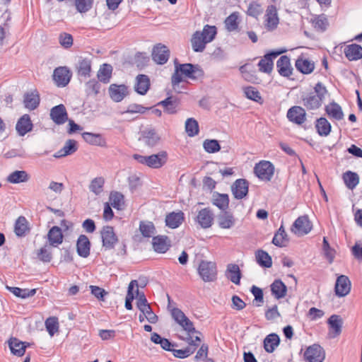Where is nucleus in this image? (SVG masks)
<instances>
[{
    "mask_svg": "<svg viewBox=\"0 0 362 362\" xmlns=\"http://www.w3.org/2000/svg\"><path fill=\"white\" fill-rule=\"evenodd\" d=\"M90 242L86 235H80L76 242V251L78 255L83 258L90 255Z\"/></svg>",
    "mask_w": 362,
    "mask_h": 362,
    "instance_id": "6ab92c4d",
    "label": "nucleus"
},
{
    "mask_svg": "<svg viewBox=\"0 0 362 362\" xmlns=\"http://www.w3.org/2000/svg\"><path fill=\"white\" fill-rule=\"evenodd\" d=\"M195 351V347L187 346L184 349H173L172 352L173 356L179 358H185L192 355Z\"/></svg>",
    "mask_w": 362,
    "mask_h": 362,
    "instance_id": "774afa93",
    "label": "nucleus"
},
{
    "mask_svg": "<svg viewBox=\"0 0 362 362\" xmlns=\"http://www.w3.org/2000/svg\"><path fill=\"white\" fill-rule=\"evenodd\" d=\"M6 288L13 293L16 296L21 298H26L28 297L33 296L37 291V289H28V288H21L18 287H11L6 286Z\"/></svg>",
    "mask_w": 362,
    "mask_h": 362,
    "instance_id": "37998d69",
    "label": "nucleus"
},
{
    "mask_svg": "<svg viewBox=\"0 0 362 362\" xmlns=\"http://www.w3.org/2000/svg\"><path fill=\"white\" fill-rule=\"evenodd\" d=\"M52 76L58 87H65L70 82L72 73L66 66H59L54 70Z\"/></svg>",
    "mask_w": 362,
    "mask_h": 362,
    "instance_id": "0eeeda50",
    "label": "nucleus"
},
{
    "mask_svg": "<svg viewBox=\"0 0 362 362\" xmlns=\"http://www.w3.org/2000/svg\"><path fill=\"white\" fill-rule=\"evenodd\" d=\"M198 273L204 281H214L217 276L216 265L213 262L202 260L199 263Z\"/></svg>",
    "mask_w": 362,
    "mask_h": 362,
    "instance_id": "7ed1b4c3",
    "label": "nucleus"
},
{
    "mask_svg": "<svg viewBox=\"0 0 362 362\" xmlns=\"http://www.w3.org/2000/svg\"><path fill=\"white\" fill-rule=\"evenodd\" d=\"M303 357L306 362H317V344L308 347Z\"/></svg>",
    "mask_w": 362,
    "mask_h": 362,
    "instance_id": "680f3d73",
    "label": "nucleus"
},
{
    "mask_svg": "<svg viewBox=\"0 0 362 362\" xmlns=\"http://www.w3.org/2000/svg\"><path fill=\"white\" fill-rule=\"evenodd\" d=\"M276 68L279 74L284 77H289L292 74L290 59L286 55L281 56L276 62Z\"/></svg>",
    "mask_w": 362,
    "mask_h": 362,
    "instance_id": "aec40b11",
    "label": "nucleus"
},
{
    "mask_svg": "<svg viewBox=\"0 0 362 362\" xmlns=\"http://www.w3.org/2000/svg\"><path fill=\"white\" fill-rule=\"evenodd\" d=\"M272 295L276 298L280 299L286 296L287 287L280 279H276L270 286Z\"/></svg>",
    "mask_w": 362,
    "mask_h": 362,
    "instance_id": "72a5a7b5",
    "label": "nucleus"
},
{
    "mask_svg": "<svg viewBox=\"0 0 362 362\" xmlns=\"http://www.w3.org/2000/svg\"><path fill=\"white\" fill-rule=\"evenodd\" d=\"M30 178V175L25 170H15L9 174L6 180L11 184L26 182Z\"/></svg>",
    "mask_w": 362,
    "mask_h": 362,
    "instance_id": "473e14b6",
    "label": "nucleus"
},
{
    "mask_svg": "<svg viewBox=\"0 0 362 362\" xmlns=\"http://www.w3.org/2000/svg\"><path fill=\"white\" fill-rule=\"evenodd\" d=\"M185 131L190 137L197 135L199 132L197 121L194 118H188L185 122Z\"/></svg>",
    "mask_w": 362,
    "mask_h": 362,
    "instance_id": "09e8293b",
    "label": "nucleus"
},
{
    "mask_svg": "<svg viewBox=\"0 0 362 362\" xmlns=\"http://www.w3.org/2000/svg\"><path fill=\"white\" fill-rule=\"evenodd\" d=\"M140 141L144 142L147 146L153 147L156 146L160 140L159 136L153 129H145L141 133Z\"/></svg>",
    "mask_w": 362,
    "mask_h": 362,
    "instance_id": "cd10ccee",
    "label": "nucleus"
},
{
    "mask_svg": "<svg viewBox=\"0 0 362 362\" xmlns=\"http://www.w3.org/2000/svg\"><path fill=\"white\" fill-rule=\"evenodd\" d=\"M37 257L43 262H50L52 259V252L47 248V245H45L37 250Z\"/></svg>",
    "mask_w": 362,
    "mask_h": 362,
    "instance_id": "338daca9",
    "label": "nucleus"
},
{
    "mask_svg": "<svg viewBox=\"0 0 362 362\" xmlns=\"http://www.w3.org/2000/svg\"><path fill=\"white\" fill-rule=\"evenodd\" d=\"M8 346L11 353L17 356H22L25 354L27 346L25 341H21L17 338L11 337L8 341Z\"/></svg>",
    "mask_w": 362,
    "mask_h": 362,
    "instance_id": "c756f323",
    "label": "nucleus"
},
{
    "mask_svg": "<svg viewBox=\"0 0 362 362\" xmlns=\"http://www.w3.org/2000/svg\"><path fill=\"white\" fill-rule=\"evenodd\" d=\"M166 235H157L153 238V247L154 250L159 253H165L170 246V241Z\"/></svg>",
    "mask_w": 362,
    "mask_h": 362,
    "instance_id": "a878e982",
    "label": "nucleus"
},
{
    "mask_svg": "<svg viewBox=\"0 0 362 362\" xmlns=\"http://www.w3.org/2000/svg\"><path fill=\"white\" fill-rule=\"evenodd\" d=\"M248 182L245 179H238L231 186V190L234 197L242 199L248 193Z\"/></svg>",
    "mask_w": 362,
    "mask_h": 362,
    "instance_id": "4468645a",
    "label": "nucleus"
},
{
    "mask_svg": "<svg viewBox=\"0 0 362 362\" xmlns=\"http://www.w3.org/2000/svg\"><path fill=\"white\" fill-rule=\"evenodd\" d=\"M274 172V167L269 161L262 160L256 164L254 173L258 178L265 181H270Z\"/></svg>",
    "mask_w": 362,
    "mask_h": 362,
    "instance_id": "20e7f679",
    "label": "nucleus"
},
{
    "mask_svg": "<svg viewBox=\"0 0 362 362\" xmlns=\"http://www.w3.org/2000/svg\"><path fill=\"white\" fill-rule=\"evenodd\" d=\"M196 221L202 228H209L213 224L214 214L209 208H204L198 212Z\"/></svg>",
    "mask_w": 362,
    "mask_h": 362,
    "instance_id": "2eb2a0df",
    "label": "nucleus"
},
{
    "mask_svg": "<svg viewBox=\"0 0 362 362\" xmlns=\"http://www.w3.org/2000/svg\"><path fill=\"white\" fill-rule=\"evenodd\" d=\"M203 148L209 153H214L221 150V146L216 139H205L203 142Z\"/></svg>",
    "mask_w": 362,
    "mask_h": 362,
    "instance_id": "864d4df0",
    "label": "nucleus"
},
{
    "mask_svg": "<svg viewBox=\"0 0 362 362\" xmlns=\"http://www.w3.org/2000/svg\"><path fill=\"white\" fill-rule=\"evenodd\" d=\"M25 107L30 110H35L40 104V96L37 90L24 95Z\"/></svg>",
    "mask_w": 362,
    "mask_h": 362,
    "instance_id": "f704fd0d",
    "label": "nucleus"
},
{
    "mask_svg": "<svg viewBox=\"0 0 362 362\" xmlns=\"http://www.w3.org/2000/svg\"><path fill=\"white\" fill-rule=\"evenodd\" d=\"M133 158L139 163L147 165L151 168H159L162 167L167 160V153L160 151L158 154H153L148 156L134 154Z\"/></svg>",
    "mask_w": 362,
    "mask_h": 362,
    "instance_id": "f03ea898",
    "label": "nucleus"
},
{
    "mask_svg": "<svg viewBox=\"0 0 362 362\" xmlns=\"http://www.w3.org/2000/svg\"><path fill=\"white\" fill-rule=\"evenodd\" d=\"M83 139L88 144L96 146H103L105 141L102 136L99 134H93L90 132H84L82 134Z\"/></svg>",
    "mask_w": 362,
    "mask_h": 362,
    "instance_id": "49530a36",
    "label": "nucleus"
},
{
    "mask_svg": "<svg viewBox=\"0 0 362 362\" xmlns=\"http://www.w3.org/2000/svg\"><path fill=\"white\" fill-rule=\"evenodd\" d=\"M86 92L88 95H97L101 88V84L96 79H91L86 83Z\"/></svg>",
    "mask_w": 362,
    "mask_h": 362,
    "instance_id": "603ef678",
    "label": "nucleus"
},
{
    "mask_svg": "<svg viewBox=\"0 0 362 362\" xmlns=\"http://www.w3.org/2000/svg\"><path fill=\"white\" fill-rule=\"evenodd\" d=\"M243 91L246 98L248 99L259 103H262V98L260 95V93L257 90L256 88L252 86L245 87L243 88Z\"/></svg>",
    "mask_w": 362,
    "mask_h": 362,
    "instance_id": "8fccbe9b",
    "label": "nucleus"
},
{
    "mask_svg": "<svg viewBox=\"0 0 362 362\" xmlns=\"http://www.w3.org/2000/svg\"><path fill=\"white\" fill-rule=\"evenodd\" d=\"M287 117L289 121L301 124L305 120V111L300 106H293L288 110Z\"/></svg>",
    "mask_w": 362,
    "mask_h": 362,
    "instance_id": "a211bd4d",
    "label": "nucleus"
},
{
    "mask_svg": "<svg viewBox=\"0 0 362 362\" xmlns=\"http://www.w3.org/2000/svg\"><path fill=\"white\" fill-rule=\"evenodd\" d=\"M331 131L330 123L324 117L318 119V134L327 136Z\"/></svg>",
    "mask_w": 362,
    "mask_h": 362,
    "instance_id": "052dcab7",
    "label": "nucleus"
},
{
    "mask_svg": "<svg viewBox=\"0 0 362 362\" xmlns=\"http://www.w3.org/2000/svg\"><path fill=\"white\" fill-rule=\"evenodd\" d=\"M284 51H271L266 54L258 63L259 70L261 72L270 74L274 67L273 60Z\"/></svg>",
    "mask_w": 362,
    "mask_h": 362,
    "instance_id": "6e6552de",
    "label": "nucleus"
},
{
    "mask_svg": "<svg viewBox=\"0 0 362 362\" xmlns=\"http://www.w3.org/2000/svg\"><path fill=\"white\" fill-rule=\"evenodd\" d=\"M127 87L125 85L111 84L109 88V94L112 100L122 101L127 95Z\"/></svg>",
    "mask_w": 362,
    "mask_h": 362,
    "instance_id": "412c9836",
    "label": "nucleus"
},
{
    "mask_svg": "<svg viewBox=\"0 0 362 362\" xmlns=\"http://www.w3.org/2000/svg\"><path fill=\"white\" fill-rule=\"evenodd\" d=\"M93 0H75L76 10L80 13L88 11L93 6Z\"/></svg>",
    "mask_w": 362,
    "mask_h": 362,
    "instance_id": "69168bd1",
    "label": "nucleus"
},
{
    "mask_svg": "<svg viewBox=\"0 0 362 362\" xmlns=\"http://www.w3.org/2000/svg\"><path fill=\"white\" fill-rule=\"evenodd\" d=\"M78 149L77 142L74 139H68L64 147L57 151L54 157L60 158L74 153Z\"/></svg>",
    "mask_w": 362,
    "mask_h": 362,
    "instance_id": "b1692460",
    "label": "nucleus"
},
{
    "mask_svg": "<svg viewBox=\"0 0 362 362\" xmlns=\"http://www.w3.org/2000/svg\"><path fill=\"white\" fill-rule=\"evenodd\" d=\"M344 182L349 189H354L358 183L359 177L358 175L352 172H346L343 176Z\"/></svg>",
    "mask_w": 362,
    "mask_h": 362,
    "instance_id": "6e6d98bb",
    "label": "nucleus"
},
{
    "mask_svg": "<svg viewBox=\"0 0 362 362\" xmlns=\"http://www.w3.org/2000/svg\"><path fill=\"white\" fill-rule=\"evenodd\" d=\"M14 231L17 236L23 237L30 231L28 222L25 217L19 216L15 223Z\"/></svg>",
    "mask_w": 362,
    "mask_h": 362,
    "instance_id": "58836bf2",
    "label": "nucleus"
},
{
    "mask_svg": "<svg viewBox=\"0 0 362 362\" xmlns=\"http://www.w3.org/2000/svg\"><path fill=\"white\" fill-rule=\"evenodd\" d=\"M184 221V213L181 211L179 212H171L165 217V224L170 228H178Z\"/></svg>",
    "mask_w": 362,
    "mask_h": 362,
    "instance_id": "c85d7f7f",
    "label": "nucleus"
},
{
    "mask_svg": "<svg viewBox=\"0 0 362 362\" xmlns=\"http://www.w3.org/2000/svg\"><path fill=\"white\" fill-rule=\"evenodd\" d=\"M201 34H202L203 37L207 42H210L214 39L216 35V28L215 26L206 25L204 27Z\"/></svg>",
    "mask_w": 362,
    "mask_h": 362,
    "instance_id": "e2e57ef3",
    "label": "nucleus"
},
{
    "mask_svg": "<svg viewBox=\"0 0 362 362\" xmlns=\"http://www.w3.org/2000/svg\"><path fill=\"white\" fill-rule=\"evenodd\" d=\"M124 195L120 192H111L110 195L111 205L116 209H122L124 205Z\"/></svg>",
    "mask_w": 362,
    "mask_h": 362,
    "instance_id": "5fc2aeb1",
    "label": "nucleus"
},
{
    "mask_svg": "<svg viewBox=\"0 0 362 362\" xmlns=\"http://www.w3.org/2000/svg\"><path fill=\"white\" fill-rule=\"evenodd\" d=\"M218 223L221 228L230 229L235 223V218L233 214L224 211L218 216Z\"/></svg>",
    "mask_w": 362,
    "mask_h": 362,
    "instance_id": "bb28decb",
    "label": "nucleus"
},
{
    "mask_svg": "<svg viewBox=\"0 0 362 362\" xmlns=\"http://www.w3.org/2000/svg\"><path fill=\"white\" fill-rule=\"evenodd\" d=\"M212 203L218 209L225 211L228 209L229 204L228 195L227 194L217 193L214 195Z\"/></svg>",
    "mask_w": 362,
    "mask_h": 362,
    "instance_id": "a18cd8bd",
    "label": "nucleus"
},
{
    "mask_svg": "<svg viewBox=\"0 0 362 362\" xmlns=\"http://www.w3.org/2000/svg\"><path fill=\"white\" fill-rule=\"evenodd\" d=\"M288 242V235L285 231V229L281 225L277 232L274 234L272 240V243L278 247H285Z\"/></svg>",
    "mask_w": 362,
    "mask_h": 362,
    "instance_id": "79ce46f5",
    "label": "nucleus"
},
{
    "mask_svg": "<svg viewBox=\"0 0 362 362\" xmlns=\"http://www.w3.org/2000/svg\"><path fill=\"white\" fill-rule=\"evenodd\" d=\"M175 71L173 74V83L182 82L183 79L182 75H184L190 79H198L204 76V71L198 64H192L186 63L180 64L177 60H175Z\"/></svg>",
    "mask_w": 362,
    "mask_h": 362,
    "instance_id": "f257e3e1",
    "label": "nucleus"
},
{
    "mask_svg": "<svg viewBox=\"0 0 362 362\" xmlns=\"http://www.w3.org/2000/svg\"><path fill=\"white\" fill-rule=\"evenodd\" d=\"M91 60L88 58H83L80 57L75 65L76 74L79 78L86 79L90 77L91 72Z\"/></svg>",
    "mask_w": 362,
    "mask_h": 362,
    "instance_id": "9b49d317",
    "label": "nucleus"
},
{
    "mask_svg": "<svg viewBox=\"0 0 362 362\" xmlns=\"http://www.w3.org/2000/svg\"><path fill=\"white\" fill-rule=\"evenodd\" d=\"M328 337L334 339L341 333L343 320L340 315H332L327 320Z\"/></svg>",
    "mask_w": 362,
    "mask_h": 362,
    "instance_id": "1a4fd4ad",
    "label": "nucleus"
},
{
    "mask_svg": "<svg viewBox=\"0 0 362 362\" xmlns=\"http://www.w3.org/2000/svg\"><path fill=\"white\" fill-rule=\"evenodd\" d=\"M100 235L103 247L106 250L113 249L119 240L113 227L110 226H103L100 231Z\"/></svg>",
    "mask_w": 362,
    "mask_h": 362,
    "instance_id": "39448f33",
    "label": "nucleus"
},
{
    "mask_svg": "<svg viewBox=\"0 0 362 362\" xmlns=\"http://www.w3.org/2000/svg\"><path fill=\"white\" fill-rule=\"evenodd\" d=\"M192 49L196 52H203L206 44L208 43L203 37L201 32L196 31L191 39Z\"/></svg>",
    "mask_w": 362,
    "mask_h": 362,
    "instance_id": "ea45409f",
    "label": "nucleus"
},
{
    "mask_svg": "<svg viewBox=\"0 0 362 362\" xmlns=\"http://www.w3.org/2000/svg\"><path fill=\"white\" fill-rule=\"evenodd\" d=\"M47 238L50 246L57 247L62 243L64 235L61 228L59 226L52 227L47 233Z\"/></svg>",
    "mask_w": 362,
    "mask_h": 362,
    "instance_id": "393cba45",
    "label": "nucleus"
},
{
    "mask_svg": "<svg viewBox=\"0 0 362 362\" xmlns=\"http://www.w3.org/2000/svg\"><path fill=\"white\" fill-rule=\"evenodd\" d=\"M226 277L236 285H239L241 279V272L239 267L235 264H229L226 272Z\"/></svg>",
    "mask_w": 362,
    "mask_h": 362,
    "instance_id": "c9c22d12",
    "label": "nucleus"
},
{
    "mask_svg": "<svg viewBox=\"0 0 362 362\" xmlns=\"http://www.w3.org/2000/svg\"><path fill=\"white\" fill-rule=\"evenodd\" d=\"M49 115L52 121L58 125L63 124L68 120V113L63 104L53 107Z\"/></svg>",
    "mask_w": 362,
    "mask_h": 362,
    "instance_id": "ddd939ff",
    "label": "nucleus"
},
{
    "mask_svg": "<svg viewBox=\"0 0 362 362\" xmlns=\"http://www.w3.org/2000/svg\"><path fill=\"white\" fill-rule=\"evenodd\" d=\"M178 105L179 100L173 96H169L157 104V105L163 106L164 112L170 115L175 114L177 112V107Z\"/></svg>",
    "mask_w": 362,
    "mask_h": 362,
    "instance_id": "7c9ffc66",
    "label": "nucleus"
},
{
    "mask_svg": "<svg viewBox=\"0 0 362 362\" xmlns=\"http://www.w3.org/2000/svg\"><path fill=\"white\" fill-rule=\"evenodd\" d=\"M301 99L303 105L307 110H315L317 108V84H315L310 91L302 93Z\"/></svg>",
    "mask_w": 362,
    "mask_h": 362,
    "instance_id": "dca6fc26",
    "label": "nucleus"
},
{
    "mask_svg": "<svg viewBox=\"0 0 362 362\" xmlns=\"http://www.w3.org/2000/svg\"><path fill=\"white\" fill-rule=\"evenodd\" d=\"M351 281L349 278L345 275H340L337 277L334 291L335 293L339 297H344L348 295L351 291Z\"/></svg>",
    "mask_w": 362,
    "mask_h": 362,
    "instance_id": "f8f14e48",
    "label": "nucleus"
},
{
    "mask_svg": "<svg viewBox=\"0 0 362 362\" xmlns=\"http://www.w3.org/2000/svg\"><path fill=\"white\" fill-rule=\"evenodd\" d=\"M239 13L233 12L229 15L225 20V27L228 32L237 31L240 36L244 34V32L239 28Z\"/></svg>",
    "mask_w": 362,
    "mask_h": 362,
    "instance_id": "5701e85b",
    "label": "nucleus"
},
{
    "mask_svg": "<svg viewBox=\"0 0 362 362\" xmlns=\"http://www.w3.org/2000/svg\"><path fill=\"white\" fill-rule=\"evenodd\" d=\"M265 16V26L267 29L268 30H274L279 24V18L277 15L276 7L274 5L269 6L267 8Z\"/></svg>",
    "mask_w": 362,
    "mask_h": 362,
    "instance_id": "f3484780",
    "label": "nucleus"
},
{
    "mask_svg": "<svg viewBox=\"0 0 362 362\" xmlns=\"http://www.w3.org/2000/svg\"><path fill=\"white\" fill-rule=\"evenodd\" d=\"M344 52L350 61L358 60L362 57V47L356 44L346 46Z\"/></svg>",
    "mask_w": 362,
    "mask_h": 362,
    "instance_id": "2f4dec72",
    "label": "nucleus"
},
{
    "mask_svg": "<svg viewBox=\"0 0 362 362\" xmlns=\"http://www.w3.org/2000/svg\"><path fill=\"white\" fill-rule=\"evenodd\" d=\"M150 87V79L148 76L139 74L136 77L135 90L140 95H145Z\"/></svg>",
    "mask_w": 362,
    "mask_h": 362,
    "instance_id": "4c0bfd02",
    "label": "nucleus"
},
{
    "mask_svg": "<svg viewBox=\"0 0 362 362\" xmlns=\"http://www.w3.org/2000/svg\"><path fill=\"white\" fill-rule=\"evenodd\" d=\"M327 114L335 119L340 120L343 118L344 114L342 112L341 107L335 103H332L327 105L325 107Z\"/></svg>",
    "mask_w": 362,
    "mask_h": 362,
    "instance_id": "de8ad7c7",
    "label": "nucleus"
},
{
    "mask_svg": "<svg viewBox=\"0 0 362 362\" xmlns=\"http://www.w3.org/2000/svg\"><path fill=\"white\" fill-rule=\"evenodd\" d=\"M139 230L144 237L150 238L155 233L156 228L152 222L141 221L139 224Z\"/></svg>",
    "mask_w": 362,
    "mask_h": 362,
    "instance_id": "4d7b16f0",
    "label": "nucleus"
},
{
    "mask_svg": "<svg viewBox=\"0 0 362 362\" xmlns=\"http://www.w3.org/2000/svg\"><path fill=\"white\" fill-rule=\"evenodd\" d=\"M280 344V338L278 334L272 333L264 339V348L267 353H273Z\"/></svg>",
    "mask_w": 362,
    "mask_h": 362,
    "instance_id": "e433bc0d",
    "label": "nucleus"
},
{
    "mask_svg": "<svg viewBox=\"0 0 362 362\" xmlns=\"http://www.w3.org/2000/svg\"><path fill=\"white\" fill-rule=\"evenodd\" d=\"M112 67L110 64H103L98 72V78L100 82L104 83H107L110 82V79L112 76Z\"/></svg>",
    "mask_w": 362,
    "mask_h": 362,
    "instance_id": "c03bdc74",
    "label": "nucleus"
},
{
    "mask_svg": "<svg viewBox=\"0 0 362 362\" xmlns=\"http://www.w3.org/2000/svg\"><path fill=\"white\" fill-rule=\"evenodd\" d=\"M312 223L307 216H299L293 223L291 231L297 236L308 234L312 229Z\"/></svg>",
    "mask_w": 362,
    "mask_h": 362,
    "instance_id": "423d86ee",
    "label": "nucleus"
},
{
    "mask_svg": "<svg viewBox=\"0 0 362 362\" xmlns=\"http://www.w3.org/2000/svg\"><path fill=\"white\" fill-rule=\"evenodd\" d=\"M33 123L28 115H23L17 122L16 129L20 136H24L33 129Z\"/></svg>",
    "mask_w": 362,
    "mask_h": 362,
    "instance_id": "4be33fe9",
    "label": "nucleus"
},
{
    "mask_svg": "<svg viewBox=\"0 0 362 362\" xmlns=\"http://www.w3.org/2000/svg\"><path fill=\"white\" fill-rule=\"evenodd\" d=\"M256 261L259 266L264 268H270L272 266L271 256L263 250H258L255 252Z\"/></svg>",
    "mask_w": 362,
    "mask_h": 362,
    "instance_id": "a19ab883",
    "label": "nucleus"
},
{
    "mask_svg": "<svg viewBox=\"0 0 362 362\" xmlns=\"http://www.w3.org/2000/svg\"><path fill=\"white\" fill-rule=\"evenodd\" d=\"M296 69L303 74H308L313 69V66L307 59H298L296 62Z\"/></svg>",
    "mask_w": 362,
    "mask_h": 362,
    "instance_id": "bf43d9fd",
    "label": "nucleus"
},
{
    "mask_svg": "<svg viewBox=\"0 0 362 362\" xmlns=\"http://www.w3.org/2000/svg\"><path fill=\"white\" fill-rule=\"evenodd\" d=\"M45 327L49 335L51 337L54 336V334L59 330V322L57 317H48L45 321Z\"/></svg>",
    "mask_w": 362,
    "mask_h": 362,
    "instance_id": "13d9d810",
    "label": "nucleus"
},
{
    "mask_svg": "<svg viewBox=\"0 0 362 362\" xmlns=\"http://www.w3.org/2000/svg\"><path fill=\"white\" fill-rule=\"evenodd\" d=\"M141 311V313H142L146 319L151 324H156L158 320V316L153 312L152 310V308L149 305H148L147 306H145L144 308H142L141 309L139 310Z\"/></svg>",
    "mask_w": 362,
    "mask_h": 362,
    "instance_id": "0e129e2a",
    "label": "nucleus"
},
{
    "mask_svg": "<svg viewBox=\"0 0 362 362\" xmlns=\"http://www.w3.org/2000/svg\"><path fill=\"white\" fill-rule=\"evenodd\" d=\"M151 55L156 63L164 64L169 59L170 50L165 45L158 43L153 47Z\"/></svg>",
    "mask_w": 362,
    "mask_h": 362,
    "instance_id": "9d476101",
    "label": "nucleus"
},
{
    "mask_svg": "<svg viewBox=\"0 0 362 362\" xmlns=\"http://www.w3.org/2000/svg\"><path fill=\"white\" fill-rule=\"evenodd\" d=\"M105 180L102 177H98L92 180L89 185V189L95 195H99L103 191Z\"/></svg>",
    "mask_w": 362,
    "mask_h": 362,
    "instance_id": "3c124183",
    "label": "nucleus"
}]
</instances>
